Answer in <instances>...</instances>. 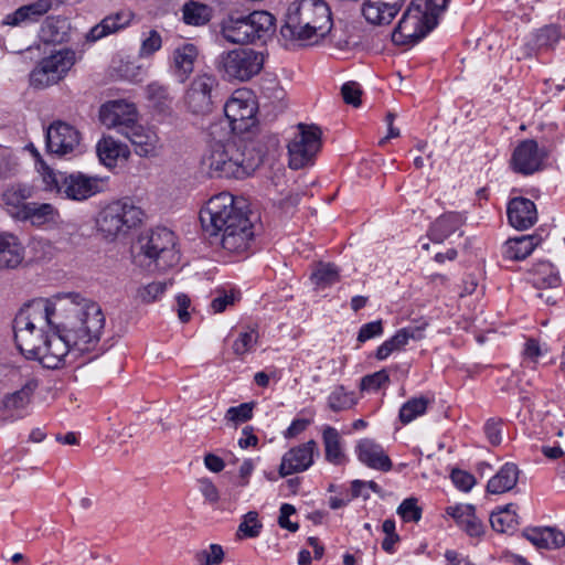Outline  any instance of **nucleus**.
I'll list each match as a JSON object with an SVG mask.
<instances>
[{
    "label": "nucleus",
    "mask_w": 565,
    "mask_h": 565,
    "mask_svg": "<svg viewBox=\"0 0 565 565\" xmlns=\"http://www.w3.org/2000/svg\"><path fill=\"white\" fill-rule=\"evenodd\" d=\"M52 300L57 303V312H70L66 321L56 318V326H61L73 350L78 354H92L88 361H93L109 349L100 344L105 315L97 302L86 300L77 292L58 294Z\"/></svg>",
    "instance_id": "nucleus-1"
},
{
    "label": "nucleus",
    "mask_w": 565,
    "mask_h": 565,
    "mask_svg": "<svg viewBox=\"0 0 565 565\" xmlns=\"http://www.w3.org/2000/svg\"><path fill=\"white\" fill-rule=\"evenodd\" d=\"M256 217L245 199L230 192L214 195V244L228 255L247 253L255 239Z\"/></svg>",
    "instance_id": "nucleus-2"
},
{
    "label": "nucleus",
    "mask_w": 565,
    "mask_h": 565,
    "mask_svg": "<svg viewBox=\"0 0 565 565\" xmlns=\"http://www.w3.org/2000/svg\"><path fill=\"white\" fill-rule=\"evenodd\" d=\"M57 303L52 298L26 302L13 320L14 342L28 360L39 358L51 327H56Z\"/></svg>",
    "instance_id": "nucleus-3"
},
{
    "label": "nucleus",
    "mask_w": 565,
    "mask_h": 565,
    "mask_svg": "<svg viewBox=\"0 0 565 565\" xmlns=\"http://www.w3.org/2000/svg\"><path fill=\"white\" fill-rule=\"evenodd\" d=\"M331 29V11L324 0H294L288 6L281 34L305 44H316Z\"/></svg>",
    "instance_id": "nucleus-4"
},
{
    "label": "nucleus",
    "mask_w": 565,
    "mask_h": 565,
    "mask_svg": "<svg viewBox=\"0 0 565 565\" xmlns=\"http://www.w3.org/2000/svg\"><path fill=\"white\" fill-rule=\"evenodd\" d=\"M33 153L38 158L36 164L46 191L55 192L63 199L82 202L102 193L106 188L108 178L88 175L81 171H55L40 158L36 149H33Z\"/></svg>",
    "instance_id": "nucleus-5"
},
{
    "label": "nucleus",
    "mask_w": 565,
    "mask_h": 565,
    "mask_svg": "<svg viewBox=\"0 0 565 565\" xmlns=\"http://www.w3.org/2000/svg\"><path fill=\"white\" fill-rule=\"evenodd\" d=\"M449 0H413L392 34L394 43H416L437 24Z\"/></svg>",
    "instance_id": "nucleus-6"
},
{
    "label": "nucleus",
    "mask_w": 565,
    "mask_h": 565,
    "mask_svg": "<svg viewBox=\"0 0 565 565\" xmlns=\"http://www.w3.org/2000/svg\"><path fill=\"white\" fill-rule=\"evenodd\" d=\"M145 213L131 199L124 198L106 205L97 220L98 230L106 237L126 235L142 222Z\"/></svg>",
    "instance_id": "nucleus-7"
},
{
    "label": "nucleus",
    "mask_w": 565,
    "mask_h": 565,
    "mask_svg": "<svg viewBox=\"0 0 565 565\" xmlns=\"http://www.w3.org/2000/svg\"><path fill=\"white\" fill-rule=\"evenodd\" d=\"M141 254L153 264L158 270H167L180 260L177 249V236L167 227H156L139 238Z\"/></svg>",
    "instance_id": "nucleus-8"
},
{
    "label": "nucleus",
    "mask_w": 565,
    "mask_h": 565,
    "mask_svg": "<svg viewBox=\"0 0 565 565\" xmlns=\"http://www.w3.org/2000/svg\"><path fill=\"white\" fill-rule=\"evenodd\" d=\"M264 66V55L253 49H233L220 54L217 71L226 81L247 82Z\"/></svg>",
    "instance_id": "nucleus-9"
},
{
    "label": "nucleus",
    "mask_w": 565,
    "mask_h": 565,
    "mask_svg": "<svg viewBox=\"0 0 565 565\" xmlns=\"http://www.w3.org/2000/svg\"><path fill=\"white\" fill-rule=\"evenodd\" d=\"M76 62V53L72 49H62L42 58L30 73V85L34 88H46L62 81Z\"/></svg>",
    "instance_id": "nucleus-10"
},
{
    "label": "nucleus",
    "mask_w": 565,
    "mask_h": 565,
    "mask_svg": "<svg viewBox=\"0 0 565 565\" xmlns=\"http://www.w3.org/2000/svg\"><path fill=\"white\" fill-rule=\"evenodd\" d=\"M287 148L290 169L298 170L312 166L321 148L320 129L316 126L299 124Z\"/></svg>",
    "instance_id": "nucleus-11"
},
{
    "label": "nucleus",
    "mask_w": 565,
    "mask_h": 565,
    "mask_svg": "<svg viewBox=\"0 0 565 565\" xmlns=\"http://www.w3.org/2000/svg\"><path fill=\"white\" fill-rule=\"evenodd\" d=\"M256 110L255 96L248 88L234 90L224 105V114L235 131L247 130L254 124Z\"/></svg>",
    "instance_id": "nucleus-12"
},
{
    "label": "nucleus",
    "mask_w": 565,
    "mask_h": 565,
    "mask_svg": "<svg viewBox=\"0 0 565 565\" xmlns=\"http://www.w3.org/2000/svg\"><path fill=\"white\" fill-rule=\"evenodd\" d=\"M249 170L244 153L234 142L214 143V171L220 178L244 179Z\"/></svg>",
    "instance_id": "nucleus-13"
},
{
    "label": "nucleus",
    "mask_w": 565,
    "mask_h": 565,
    "mask_svg": "<svg viewBox=\"0 0 565 565\" xmlns=\"http://www.w3.org/2000/svg\"><path fill=\"white\" fill-rule=\"evenodd\" d=\"M52 332L49 333L43 351L40 352L38 360L44 367L55 370L72 363L68 360L71 355H77V351L73 350V344L65 338V332L61 326L51 327Z\"/></svg>",
    "instance_id": "nucleus-14"
},
{
    "label": "nucleus",
    "mask_w": 565,
    "mask_h": 565,
    "mask_svg": "<svg viewBox=\"0 0 565 565\" xmlns=\"http://www.w3.org/2000/svg\"><path fill=\"white\" fill-rule=\"evenodd\" d=\"M45 141L49 153L65 157L79 147L81 132L74 126L58 120L46 129Z\"/></svg>",
    "instance_id": "nucleus-15"
},
{
    "label": "nucleus",
    "mask_w": 565,
    "mask_h": 565,
    "mask_svg": "<svg viewBox=\"0 0 565 565\" xmlns=\"http://www.w3.org/2000/svg\"><path fill=\"white\" fill-rule=\"evenodd\" d=\"M546 152L533 139L521 141L511 157V168L514 172L530 175L543 169Z\"/></svg>",
    "instance_id": "nucleus-16"
},
{
    "label": "nucleus",
    "mask_w": 565,
    "mask_h": 565,
    "mask_svg": "<svg viewBox=\"0 0 565 565\" xmlns=\"http://www.w3.org/2000/svg\"><path fill=\"white\" fill-rule=\"evenodd\" d=\"M99 119L108 128H117L122 135L137 124V109L125 100H110L99 110Z\"/></svg>",
    "instance_id": "nucleus-17"
},
{
    "label": "nucleus",
    "mask_w": 565,
    "mask_h": 565,
    "mask_svg": "<svg viewBox=\"0 0 565 565\" xmlns=\"http://www.w3.org/2000/svg\"><path fill=\"white\" fill-rule=\"evenodd\" d=\"M220 35L234 44H248L249 31L245 19V11L232 7L226 9L218 21Z\"/></svg>",
    "instance_id": "nucleus-18"
},
{
    "label": "nucleus",
    "mask_w": 565,
    "mask_h": 565,
    "mask_svg": "<svg viewBox=\"0 0 565 565\" xmlns=\"http://www.w3.org/2000/svg\"><path fill=\"white\" fill-rule=\"evenodd\" d=\"M316 454H318V444L313 439L290 448L281 458L280 477L308 470L313 465Z\"/></svg>",
    "instance_id": "nucleus-19"
},
{
    "label": "nucleus",
    "mask_w": 565,
    "mask_h": 565,
    "mask_svg": "<svg viewBox=\"0 0 565 565\" xmlns=\"http://www.w3.org/2000/svg\"><path fill=\"white\" fill-rule=\"evenodd\" d=\"M185 104L194 115H206L212 109V78L207 74L196 76L185 94Z\"/></svg>",
    "instance_id": "nucleus-20"
},
{
    "label": "nucleus",
    "mask_w": 565,
    "mask_h": 565,
    "mask_svg": "<svg viewBox=\"0 0 565 565\" xmlns=\"http://www.w3.org/2000/svg\"><path fill=\"white\" fill-rule=\"evenodd\" d=\"M134 19L135 12L130 9H121L110 13L87 32L86 40L94 43L110 34L122 31L132 23Z\"/></svg>",
    "instance_id": "nucleus-21"
},
{
    "label": "nucleus",
    "mask_w": 565,
    "mask_h": 565,
    "mask_svg": "<svg viewBox=\"0 0 565 565\" xmlns=\"http://www.w3.org/2000/svg\"><path fill=\"white\" fill-rule=\"evenodd\" d=\"M446 512L451 516L458 527L468 536L480 539L486 532L483 522L477 516L476 509L471 504L459 503L450 505Z\"/></svg>",
    "instance_id": "nucleus-22"
},
{
    "label": "nucleus",
    "mask_w": 565,
    "mask_h": 565,
    "mask_svg": "<svg viewBox=\"0 0 565 565\" xmlns=\"http://www.w3.org/2000/svg\"><path fill=\"white\" fill-rule=\"evenodd\" d=\"M33 194L34 188L32 185L25 183L12 184L8 186L1 195L3 207L9 215L20 221L28 205L31 203L28 202V200L31 199Z\"/></svg>",
    "instance_id": "nucleus-23"
},
{
    "label": "nucleus",
    "mask_w": 565,
    "mask_h": 565,
    "mask_svg": "<svg viewBox=\"0 0 565 565\" xmlns=\"http://www.w3.org/2000/svg\"><path fill=\"white\" fill-rule=\"evenodd\" d=\"M53 7L52 0H36L32 3L21 6L11 13H8L2 24L9 26H21L39 22Z\"/></svg>",
    "instance_id": "nucleus-24"
},
{
    "label": "nucleus",
    "mask_w": 565,
    "mask_h": 565,
    "mask_svg": "<svg viewBox=\"0 0 565 565\" xmlns=\"http://www.w3.org/2000/svg\"><path fill=\"white\" fill-rule=\"evenodd\" d=\"M507 213L510 224L518 230H526L537 221L536 206L533 201L526 198L511 199Z\"/></svg>",
    "instance_id": "nucleus-25"
},
{
    "label": "nucleus",
    "mask_w": 565,
    "mask_h": 565,
    "mask_svg": "<svg viewBox=\"0 0 565 565\" xmlns=\"http://www.w3.org/2000/svg\"><path fill=\"white\" fill-rule=\"evenodd\" d=\"M356 452L359 460L371 469L384 472L392 469V460L384 448L372 439H362L356 446Z\"/></svg>",
    "instance_id": "nucleus-26"
},
{
    "label": "nucleus",
    "mask_w": 565,
    "mask_h": 565,
    "mask_svg": "<svg viewBox=\"0 0 565 565\" xmlns=\"http://www.w3.org/2000/svg\"><path fill=\"white\" fill-rule=\"evenodd\" d=\"M24 259V247L12 233L0 232V268H15Z\"/></svg>",
    "instance_id": "nucleus-27"
},
{
    "label": "nucleus",
    "mask_w": 565,
    "mask_h": 565,
    "mask_svg": "<svg viewBox=\"0 0 565 565\" xmlns=\"http://www.w3.org/2000/svg\"><path fill=\"white\" fill-rule=\"evenodd\" d=\"M245 19L248 25L250 43L265 41L275 32V17L267 11L245 12Z\"/></svg>",
    "instance_id": "nucleus-28"
},
{
    "label": "nucleus",
    "mask_w": 565,
    "mask_h": 565,
    "mask_svg": "<svg viewBox=\"0 0 565 565\" xmlns=\"http://www.w3.org/2000/svg\"><path fill=\"white\" fill-rule=\"evenodd\" d=\"M124 135L129 139L138 156L149 157L156 153L159 138L153 130L136 124L130 126V129Z\"/></svg>",
    "instance_id": "nucleus-29"
},
{
    "label": "nucleus",
    "mask_w": 565,
    "mask_h": 565,
    "mask_svg": "<svg viewBox=\"0 0 565 565\" xmlns=\"http://www.w3.org/2000/svg\"><path fill=\"white\" fill-rule=\"evenodd\" d=\"M462 225L463 217L461 214L456 212L445 213L430 225L428 237L431 242L440 244L459 231Z\"/></svg>",
    "instance_id": "nucleus-30"
},
{
    "label": "nucleus",
    "mask_w": 565,
    "mask_h": 565,
    "mask_svg": "<svg viewBox=\"0 0 565 565\" xmlns=\"http://www.w3.org/2000/svg\"><path fill=\"white\" fill-rule=\"evenodd\" d=\"M96 149L100 162L108 169L116 168L119 161H126L130 153L126 145L111 137L102 138L97 142Z\"/></svg>",
    "instance_id": "nucleus-31"
},
{
    "label": "nucleus",
    "mask_w": 565,
    "mask_h": 565,
    "mask_svg": "<svg viewBox=\"0 0 565 565\" xmlns=\"http://www.w3.org/2000/svg\"><path fill=\"white\" fill-rule=\"evenodd\" d=\"M523 535L537 548L556 550L565 545V534L554 527H533Z\"/></svg>",
    "instance_id": "nucleus-32"
},
{
    "label": "nucleus",
    "mask_w": 565,
    "mask_h": 565,
    "mask_svg": "<svg viewBox=\"0 0 565 565\" xmlns=\"http://www.w3.org/2000/svg\"><path fill=\"white\" fill-rule=\"evenodd\" d=\"M520 470L515 463L507 462L489 479L487 491L492 494H501L512 490L519 480Z\"/></svg>",
    "instance_id": "nucleus-33"
},
{
    "label": "nucleus",
    "mask_w": 565,
    "mask_h": 565,
    "mask_svg": "<svg viewBox=\"0 0 565 565\" xmlns=\"http://www.w3.org/2000/svg\"><path fill=\"white\" fill-rule=\"evenodd\" d=\"M32 388L29 384L22 388L7 395L3 399L4 411L8 413L7 417L11 420L23 418L26 415V409L31 401Z\"/></svg>",
    "instance_id": "nucleus-34"
},
{
    "label": "nucleus",
    "mask_w": 565,
    "mask_h": 565,
    "mask_svg": "<svg viewBox=\"0 0 565 565\" xmlns=\"http://www.w3.org/2000/svg\"><path fill=\"white\" fill-rule=\"evenodd\" d=\"M198 49L194 44L185 43L173 53L175 74L179 82L184 83L194 68Z\"/></svg>",
    "instance_id": "nucleus-35"
},
{
    "label": "nucleus",
    "mask_w": 565,
    "mask_h": 565,
    "mask_svg": "<svg viewBox=\"0 0 565 565\" xmlns=\"http://www.w3.org/2000/svg\"><path fill=\"white\" fill-rule=\"evenodd\" d=\"M540 243V238L534 235H522L510 238L504 245V255L512 260H522L526 258Z\"/></svg>",
    "instance_id": "nucleus-36"
},
{
    "label": "nucleus",
    "mask_w": 565,
    "mask_h": 565,
    "mask_svg": "<svg viewBox=\"0 0 565 565\" xmlns=\"http://www.w3.org/2000/svg\"><path fill=\"white\" fill-rule=\"evenodd\" d=\"M490 524L495 532L512 533L519 525V516L516 505L509 503L503 508H499L490 515Z\"/></svg>",
    "instance_id": "nucleus-37"
},
{
    "label": "nucleus",
    "mask_w": 565,
    "mask_h": 565,
    "mask_svg": "<svg viewBox=\"0 0 565 565\" xmlns=\"http://www.w3.org/2000/svg\"><path fill=\"white\" fill-rule=\"evenodd\" d=\"M57 215L56 209L50 203L31 202L20 221L30 222L34 226L54 222Z\"/></svg>",
    "instance_id": "nucleus-38"
},
{
    "label": "nucleus",
    "mask_w": 565,
    "mask_h": 565,
    "mask_svg": "<svg viewBox=\"0 0 565 565\" xmlns=\"http://www.w3.org/2000/svg\"><path fill=\"white\" fill-rule=\"evenodd\" d=\"M326 459L333 465H341L345 461V456L341 447V437L339 431L331 426H326L322 431Z\"/></svg>",
    "instance_id": "nucleus-39"
},
{
    "label": "nucleus",
    "mask_w": 565,
    "mask_h": 565,
    "mask_svg": "<svg viewBox=\"0 0 565 565\" xmlns=\"http://www.w3.org/2000/svg\"><path fill=\"white\" fill-rule=\"evenodd\" d=\"M212 17V9L201 2L189 0L182 7V20L188 25L206 24Z\"/></svg>",
    "instance_id": "nucleus-40"
},
{
    "label": "nucleus",
    "mask_w": 565,
    "mask_h": 565,
    "mask_svg": "<svg viewBox=\"0 0 565 565\" xmlns=\"http://www.w3.org/2000/svg\"><path fill=\"white\" fill-rule=\"evenodd\" d=\"M362 14L367 22L375 25L387 24L395 17L380 0H366L362 7Z\"/></svg>",
    "instance_id": "nucleus-41"
},
{
    "label": "nucleus",
    "mask_w": 565,
    "mask_h": 565,
    "mask_svg": "<svg viewBox=\"0 0 565 565\" xmlns=\"http://www.w3.org/2000/svg\"><path fill=\"white\" fill-rule=\"evenodd\" d=\"M242 294L234 287L221 286L214 289V313L230 311L241 301Z\"/></svg>",
    "instance_id": "nucleus-42"
},
{
    "label": "nucleus",
    "mask_w": 565,
    "mask_h": 565,
    "mask_svg": "<svg viewBox=\"0 0 565 565\" xmlns=\"http://www.w3.org/2000/svg\"><path fill=\"white\" fill-rule=\"evenodd\" d=\"M258 331L255 328L247 327L238 332L232 344L233 353L243 358L245 354L253 352L258 343Z\"/></svg>",
    "instance_id": "nucleus-43"
},
{
    "label": "nucleus",
    "mask_w": 565,
    "mask_h": 565,
    "mask_svg": "<svg viewBox=\"0 0 565 565\" xmlns=\"http://www.w3.org/2000/svg\"><path fill=\"white\" fill-rule=\"evenodd\" d=\"M340 279L339 269L330 263H320L311 274V280L317 288L324 289L338 282Z\"/></svg>",
    "instance_id": "nucleus-44"
},
{
    "label": "nucleus",
    "mask_w": 565,
    "mask_h": 565,
    "mask_svg": "<svg viewBox=\"0 0 565 565\" xmlns=\"http://www.w3.org/2000/svg\"><path fill=\"white\" fill-rule=\"evenodd\" d=\"M533 284L539 289L557 288L561 285V277L552 264L541 263L535 268Z\"/></svg>",
    "instance_id": "nucleus-45"
},
{
    "label": "nucleus",
    "mask_w": 565,
    "mask_h": 565,
    "mask_svg": "<svg viewBox=\"0 0 565 565\" xmlns=\"http://www.w3.org/2000/svg\"><path fill=\"white\" fill-rule=\"evenodd\" d=\"M147 97L152 108L159 114H166L171 106L168 87L158 83H151L147 86Z\"/></svg>",
    "instance_id": "nucleus-46"
},
{
    "label": "nucleus",
    "mask_w": 565,
    "mask_h": 565,
    "mask_svg": "<svg viewBox=\"0 0 565 565\" xmlns=\"http://www.w3.org/2000/svg\"><path fill=\"white\" fill-rule=\"evenodd\" d=\"M428 399L425 397H415L404 403L399 409V419L403 424H409L418 416L425 414Z\"/></svg>",
    "instance_id": "nucleus-47"
},
{
    "label": "nucleus",
    "mask_w": 565,
    "mask_h": 565,
    "mask_svg": "<svg viewBox=\"0 0 565 565\" xmlns=\"http://www.w3.org/2000/svg\"><path fill=\"white\" fill-rule=\"evenodd\" d=\"M354 404V393L347 392L343 386L335 387L328 397V405L333 412L349 409Z\"/></svg>",
    "instance_id": "nucleus-48"
},
{
    "label": "nucleus",
    "mask_w": 565,
    "mask_h": 565,
    "mask_svg": "<svg viewBox=\"0 0 565 565\" xmlns=\"http://www.w3.org/2000/svg\"><path fill=\"white\" fill-rule=\"evenodd\" d=\"M533 34V41L540 50H547L555 45L561 39V30L556 25H546L536 30Z\"/></svg>",
    "instance_id": "nucleus-49"
},
{
    "label": "nucleus",
    "mask_w": 565,
    "mask_h": 565,
    "mask_svg": "<svg viewBox=\"0 0 565 565\" xmlns=\"http://www.w3.org/2000/svg\"><path fill=\"white\" fill-rule=\"evenodd\" d=\"M173 285L172 280L168 281H152L138 290V296L145 303H152L159 300L168 287Z\"/></svg>",
    "instance_id": "nucleus-50"
},
{
    "label": "nucleus",
    "mask_w": 565,
    "mask_h": 565,
    "mask_svg": "<svg viewBox=\"0 0 565 565\" xmlns=\"http://www.w3.org/2000/svg\"><path fill=\"white\" fill-rule=\"evenodd\" d=\"M19 173L18 158L8 147L0 145V179H10Z\"/></svg>",
    "instance_id": "nucleus-51"
},
{
    "label": "nucleus",
    "mask_w": 565,
    "mask_h": 565,
    "mask_svg": "<svg viewBox=\"0 0 565 565\" xmlns=\"http://www.w3.org/2000/svg\"><path fill=\"white\" fill-rule=\"evenodd\" d=\"M262 523L258 520V514L255 511H249L244 515L243 521L241 522L237 535L241 539L245 537H257L260 533Z\"/></svg>",
    "instance_id": "nucleus-52"
},
{
    "label": "nucleus",
    "mask_w": 565,
    "mask_h": 565,
    "mask_svg": "<svg viewBox=\"0 0 565 565\" xmlns=\"http://www.w3.org/2000/svg\"><path fill=\"white\" fill-rule=\"evenodd\" d=\"M162 47V38L157 30H150L148 35L142 39L139 49V56L142 58L152 56Z\"/></svg>",
    "instance_id": "nucleus-53"
},
{
    "label": "nucleus",
    "mask_w": 565,
    "mask_h": 565,
    "mask_svg": "<svg viewBox=\"0 0 565 565\" xmlns=\"http://www.w3.org/2000/svg\"><path fill=\"white\" fill-rule=\"evenodd\" d=\"M427 326V321L423 320L416 324H411L399 329L397 333L401 340L403 341L404 345L406 347L411 340L420 341L422 339H424Z\"/></svg>",
    "instance_id": "nucleus-54"
},
{
    "label": "nucleus",
    "mask_w": 565,
    "mask_h": 565,
    "mask_svg": "<svg viewBox=\"0 0 565 565\" xmlns=\"http://www.w3.org/2000/svg\"><path fill=\"white\" fill-rule=\"evenodd\" d=\"M397 513L405 522H418L422 518V510L414 498L405 499L399 504Z\"/></svg>",
    "instance_id": "nucleus-55"
},
{
    "label": "nucleus",
    "mask_w": 565,
    "mask_h": 565,
    "mask_svg": "<svg viewBox=\"0 0 565 565\" xmlns=\"http://www.w3.org/2000/svg\"><path fill=\"white\" fill-rule=\"evenodd\" d=\"M405 345L396 332L393 337L385 340L376 350L375 358L379 361L386 360L393 352L404 349Z\"/></svg>",
    "instance_id": "nucleus-56"
},
{
    "label": "nucleus",
    "mask_w": 565,
    "mask_h": 565,
    "mask_svg": "<svg viewBox=\"0 0 565 565\" xmlns=\"http://www.w3.org/2000/svg\"><path fill=\"white\" fill-rule=\"evenodd\" d=\"M388 382L390 375L385 370H381L373 374L364 376L361 381V388L363 391H377Z\"/></svg>",
    "instance_id": "nucleus-57"
},
{
    "label": "nucleus",
    "mask_w": 565,
    "mask_h": 565,
    "mask_svg": "<svg viewBox=\"0 0 565 565\" xmlns=\"http://www.w3.org/2000/svg\"><path fill=\"white\" fill-rule=\"evenodd\" d=\"M253 403H243L238 406L230 407L226 412V418L234 423H244L253 416Z\"/></svg>",
    "instance_id": "nucleus-58"
},
{
    "label": "nucleus",
    "mask_w": 565,
    "mask_h": 565,
    "mask_svg": "<svg viewBox=\"0 0 565 565\" xmlns=\"http://www.w3.org/2000/svg\"><path fill=\"white\" fill-rule=\"evenodd\" d=\"M384 332L382 320L367 322L360 328L356 340L363 343L367 340L382 335Z\"/></svg>",
    "instance_id": "nucleus-59"
},
{
    "label": "nucleus",
    "mask_w": 565,
    "mask_h": 565,
    "mask_svg": "<svg viewBox=\"0 0 565 565\" xmlns=\"http://www.w3.org/2000/svg\"><path fill=\"white\" fill-rule=\"evenodd\" d=\"M484 434L489 443L493 446H498L502 441V423L497 419H488L484 424Z\"/></svg>",
    "instance_id": "nucleus-60"
},
{
    "label": "nucleus",
    "mask_w": 565,
    "mask_h": 565,
    "mask_svg": "<svg viewBox=\"0 0 565 565\" xmlns=\"http://www.w3.org/2000/svg\"><path fill=\"white\" fill-rule=\"evenodd\" d=\"M451 480L454 484L461 491H470L476 480L475 477L463 470L455 469L451 472Z\"/></svg>",
    "instance_id": "nucleus-61"
},
{
    "label": "nucleus",
    "mask_w": 565,
    "mask_h": 565,
    "mask_svg": "<svg viewBox=\"0 0 565 565\" xmlns=\"http://www.w3.org/2000/svg\"><path fill=\"white\" fill-rule=\"evenodd\" d=\"M343 99L347 104L359 106L361 104V89L360 85L355 82H348L341 88Z\"/></svg>",
    "instance_id": "nucleus-62"
},
{
    "label": "nucleus",
    "mask_w": 565,
    "mask_h": 565,
    "mask_svg": "<svg viewBox=\"0 0 565 565\" xmlns=\"http://www.w3.org/2000/svg\"><path fill=\"white\" fill-rule=\"evenodd\" d=\"M540 47L536 45V42L533 41V34L531 33L526 38L523 39V43L520 49L515 53L516 60L530 58L536 55L540 52Z\"/></svg>",
    "instance_id": "nucleus-63"
},
{
    "label": "nucleus",
    "mask_w": 565,
    "mask_h": 565,
    "mask_svg": "<svg viewBox=\"0 0 565 565\" xmlns=\"http://www.w3.org/2000/svg\"><path fill=\"white\" fill-rule=\"evenodd\" d=\"M279 518H278V523L281 527L284 529H287L291 532H296L298 530V524L297 523H294L289 520V518L295 514L296 512V509L294 508V505L291 504H288V503H284L281 507H280V511H279Z\"/></svg>",
    "instance_id": "nucleus-64"
}]
</instances>
